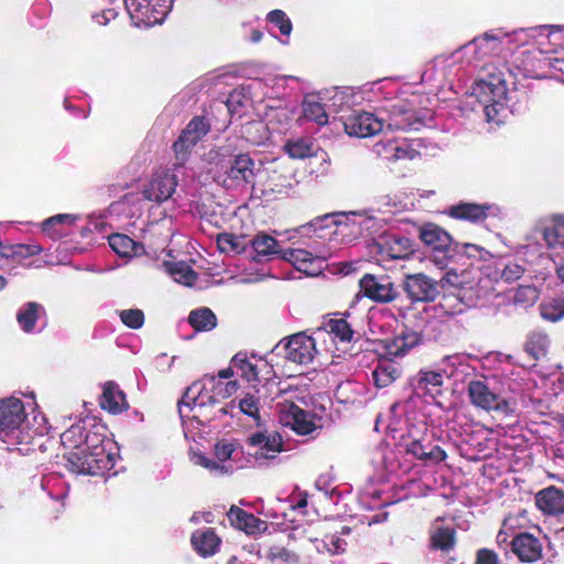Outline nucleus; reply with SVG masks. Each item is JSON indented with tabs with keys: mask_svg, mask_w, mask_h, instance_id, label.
<instances>
[{
	"mask_svg": "<svg viewBox=\"0 0 564 564\" xmlns=\"http://www.w3.org/2000/svg\"><path fill=\"white\" fill-rule=\"evenodd\" d=\"M237 389V381L224 382L215 376L205 375L185 390L178 402L181 419L203 426L227 415L229 404L224 401Z\"/></svg>",
	"mask_w": 564,
	"mask_h": 564,
	"instance_id": "1",
	"label": "nucleus"
},
{
	"mask_svg": "<svg viewBox=\"0 0 564 564\" xmlns=\"http://www.w3.org/2000/svg\"><path fill=\"white\" fill-rule=\"evenodd\" d=\"M67 458L74 471L87 475L104 474L115 466V455L107 445L105 435L89 431L85 433L82 424H74L61 435Z\"/></svg>",
	"mask_w": 564,
	"mask_h": 564,
	"instance_id": "2",
	"label": "nucleus"
},
{
	"mask_svg": "<svg viewBox=\"0 0 564 564\" xmlns=\"http://www.w3.org/2000/svg\"><path fill=\"white\" fill-rule=\"evenodd\" d=\"M45 427L29 429L25 406L15 397L0 399V440L8 445L9 451L21 455H30L36 448H42V437Z\"/></svg>",
	"mask_w": 564,
	"mask_h": 564,
	"instance_id": "3",
	"label": "nucleus"
},
{
	"mask_svg": "<svg viewBox=\"0 0 564 564\" xmlns=\"http://www.w3.org/2000/svg\"><path fill=\"white\" fill-rule=\"evenodd\" d=\"M420 238L425 246L432 249V261L438 268L448 267V260L459 253V246L453 243L449 234L434 224L424 225L420 229Z\"/></svg>",
	"mask_w": 564,
	"mask_h": 564,
	"instance_id": "4",
	"label": "nucleus"
},
{
	"mask_svg": "<svg viewBox=\"0 0 564 564\" xmlns=\"http://www.w3.org/2000/svg\"><path fill=\"white\" fill-rule=\"evenodd\" d=\"M506 85L498 80L497 83L480 80L471 87V95L475 96L480 105L488 121L496 120L497 115L502 109V101L506 98Z\"/></svg>",
	"mask_w": 564,
	"mask_h": 564,
	"instance_id": "5",
	"label": "nucleus"
},
{
	"mask_svg": "<svg viewBox=\"0 0 564 564\" xmlns=\"http://www.w3.org/2000/svg\"><path fill=\"white\" fill-rule=\"evenodd\" d=\"M467 392L471 404L476 408L498 411L506 415L513 412L511 402L495 393L486 380H471L468 383Z\"/></svg>",
	"mask_w": 564,
	"mask_h": 564,
	"instance_id": "6",
	"label": "nucleus"
},
{
	"mask_svg": "<svg viewBox=\"0 0 564 564\" xmlns=\"http://www.w3.org/2000/svg\"><path fill=\"white\" fill-rule=\"evenodd\" d=\"M279 405L281 423L290 426L300 435H308L322 426L321 419L302 410L292 402L279 403Z\"/></svg>",
	"mask_w": 564,
	"mask_h": 564,
	"instance_id": "7",
	"label": "nucleus"
},
{
	"mask_svg": "<svg viewBox=\"0 0 564 564\" xmlns=\"http://www.w3.org/2000/svg\"><path fill=\"white\" fill-rule=\"evenodd\" d=\"M123 2L132 19L151 25L163 20L171 8L172 0H123Z\"/></svg>",
	"mask_w": 564,
	"mask_h": 564,
	"instance_id": "8",
	"label": "nucleus"
},
{
	"mask_svg": "<svg viewBox=\"0 0 564 564\" xmlns=\"http://www.w3.org/2000/svg\"><path fill=\"white\" fill-rule=\"evenodd\" d=\"M330 257L328 251H307L305 249H285L281 258L290 262L297 271L307 275H317L324 262Z\"/></svg>",
	"mask_w": 564,
	"mask_h": 564,
	"instance_id": "9",
	"label": "nucleus"
},
{
	"mask_svg": "<svg viewBox=\"0 0 564 564\" xmlns=\"http://www.w3.org/2000/svg\"><path fill=\"white\" fill-rule=\"evenodd\" d=\"M285 358L297 365H310L316 354L315 339L305 333H297L290 336L284 344Z\"/></svg>",
	"mask_w": 564,
	"mask_h": 564,
	"instance_id": "10",
	"label": "nucleus"
},
{
	"mask_svg": "<svg viewBox=\"0 0 564 564\" xmlns=\"http://www.w3.org/2000/svg\"><path fill=\"white\" fill-rule=\"evenodd\" d=\"M383 120L384 129L391 132L417 130L422 126L414 109L403 101L392 105Z\"/></svg>",
	"mask_w": 564,
	"mask_h": 564,
	"instance_id": "11",
	"label": "nucleus"
},
{
	"mask_svg": "<svg viewBox=\"0 0 564 564\" xmlns=\"http://www.w3.org/2000/svg\"><path fill=\"white\" fill-rule=\"evenodd\" d=\"M438 282L424 273L408 274L403 289L414 302H433L438 294Z\"/></svg>",
	"mask_w": 564,
	"mask_h": 564,
	"instance_id": "12",
	"label": "nucleus"
},
{
	"mask_svg": "<svg viewBox=\"0 0 564 564\" xmlns=\"http://www.w3.org/2000/svg\"><path fill=\"white\" fill-rule=\"evenodd\" d=\"M344 128L347 134L367 138L384 131V120L370 112H358L346 118Z\"/></svg>",
	"mask_w": 564,
	"mask_h": 564,
	"instance_id": "13",
	"label": "nucleus"
},
{
	"mask_svg": "<svg viewBox=\"0 0 564 564\" xmlns=\"http://www.w3.org/2000/svg\"><path fill=\"white\" fill-rule=\"evenodd\" d=\"M359 286L367 297L378 303H390L399 294L388 276L365 274L359 281Z\"/></svg>",
	"mask_w": 564,
	"mask_h": 564,
	"instance_id": "14",
	"label": "nucleus"
},
{
	"mask_svg": "<svg viewBox=\"0 0 564 564\" xmlns=\"http://www.w3.org/2000/svg\"><path fill=\"white\" fill-rule=\"evenodd\" d=\"M254 162L247 154L236 155L226 171L225 185L230 187H240L253 184Z\"/></svg>",
	"mask_w": 564,
	"mask_h": 564,
	"instance_id": "15",
	"label": "nucleus"
},
{
	"mask_svg": "<svg viewBox=\"0 0 564 564\" xmlns=\"http://www.w3.org/2000/svg\"><path fill=\"white\" fill-rule=\"evenodd\" d=\"M373 250L380 257L381 261L405 259L412 252L411 240L406 237L394 235H384L373 245Z\"/></svg>",
	"mask_w": 564,
	"mask_h": 564,
	"instance_id": "16",
	"label": "nucleus"
},
{
	"mask_svg": "<svg viewBox=\"0 0 564 564\" xmlns=\"http://www.w3.org/2000/svg\"><path fill=\"white\" fill-rule=\"evenodd\" d=\"M209 126L204 118L195 117L174 142L173 149L178 160H184L189 150L208 132Z\"/></svg>",
	"mask_w": 564,
	"mask_h": 564,
	"instance_id": "17",
	"label": "nucleus"
},
{
	"mask_svg": "<svg viewBox=\"0 0 564 564\" xmlns=\"http://www.w3.org/2000/svg\"><path fill=\"white\" fill-rule=\"evenodd\" d=\"M248 443L253 448L250 455L257 462L273 459L282 451V440L278 433L258 432L248 437Z\"/></svg>",
	"mask_w": 564,
	"mask_h": 564,
	"instance_id": "18",
	"label": "nucleus"
},
{
	"mask_svg": "<svg viewBox=\"0 0 564 564\" xmlns=\"http://www.w3.org/2000/svg\"><path fill=\"white\" fill-rule=\"evenodd\" d=\"M177 184L176 173L164 172L156 174L143 189V196L148 200L164 202L172 196Z\"/></svg>",
	"mask_w": 564,
	"mask_h": 564,
	"instance_id": "19",
	"label": "nucleus"
},
{
	"mask_svg": "<svg viewBox=\"0 0 564 564\" xmlns=\"http://www.w3.org/2000/svg\"><path fill=\"white\" fill-rule=\"evenodd\" d=\"M441 269L446 270L438 282L442 288L473 289L477 282V271L470 265L457 268L454 259L448 260V267Z\"/></svg>",
	"mask_w": 564,
	"mask_h": 564,
	"instance_id": "20",
	"label": "nucleus"
},
{
	"mask_svg": "<svg viewBox=\"0 0 564 564\" xmlns=\"http://www.w3.org/2000/svg\"><path fill=\"white\" fill-rule=\"evenodd\" d=\"M511 549L521 562L532 563L542 557V544L531 533L517 534L511 541Z\"/></svg>",
	"mask_w": 564,
	"mask_h": 564,
	"instance_id": "21",
	"label": "nucleus"
},
{
	"mask_svg": "<svg viewBox=\"0 0 564 564\" xmlns=\"http://www.w3.org/2000/svg\"><path fill=\"white\" fill-rule=\"evenodd\" d=\"M535 505L544 514H564V491L550 486L535 495Z\"/></svg>",
	"mask_w": 564,
	"mask_h": 564,
	"instance_id": "22",
	"label": "nucleus"
},
{
	"mask_svg": "<svg viewBox=\"0 0 564 564\" xmlns=\"http://www.w3.org/2000/svg\"><path fill=\"white\" fill-rule=\"evenodd\" d=\"M443 383V375L440 370L422 369L412 378L414 390L433 399L442 393Z\"/></svg>",
	"mask_w": 564,
	"mask_h": 564,
	"instance_id": "23",
	"label": "nucleus"
},
{
	"mask_svg": "<svg viewBox=\"0 0 564 564\" xmlns=\"http://www.w3.org/2000/svg\"><path fill=\"white\" fill-rule=\"evenodd\" d=\"M230 523L247 534H256L267 530V522L238 507H231L227 513Z\"/></svg>",
	"mask_w": 564,
	"mask_h": 564,
	"instance_id": "24",
	"label": "nucleus"
},
{
	"mask_svg": "<svg viewBox=\"0 0 564 564\" xmlns=\"http://www.w3.org/2000/svg\"><path fill=\"white\" fill-rule=\"evenodd\" d=\"M405 452L426 463H440L446 458V453L438 445L422 440H411L404 445Z\"/></svg>",
	"mask_w": 564,
	"mask_h": 564,
	"instance_id": "25",
	"label": "nucleus"
},
{
	"mask_svg": "<svg viewBox=\"0 0 564 564\" xmlns=\"http://www.w3.org/2000/svg\"><path fill=\"white\" fill-rule=\"evenodd\" d=\"M540 231L547 248H564V217L553 216L541 221Z\"/></svg>",
	"mask_w": 564,
	"mask_h": 564,
	"instance_id": "26",
	"label": "nucleus"
},
{
	"mask_svg": "<svg viewBox=\"0 0 564 564\" xmlns=\"http://www.w3.org/2000/svg\"><path fill=\"white\" fill-rule=\"evenodd\" d=\"M502 37L494 33H485L480 37L474 39L467 50H474L475 59L479 61L487 56L498 55L501 51Z\"/></svg>",
	"mask_w": 564,
	"mask_h": 564,
	"instance_id": "27",
	"label": "nucleus"
},
{
	"mask_svg": "<svg viewBox=\"0 0 564 564\" xmlns=\"http://www.w3.org/2000/svg\"><path fill=\"white\" fill-rule=\"evenodd\" d=\"M100 405L104 410L113 414L121 413L128 408L124 393L111 381L104 386Z\"/></svg>",
	"mask_w": 564,
	"mask_h": 564,
	"instance_id": "28",
	"label": "nucleus"
},
{
	"mask_svg": "<svg viewBox=\"0 0 564 564\" xmlns=\"http://www.w3.org/2000/svg\"><path fill=\"white\" fill-rule=\"evenodd\" d=\"M194 550L202 556L214 555L220 544V539L212 529L196 530L191 538Z\"/></svg>",
	"mask_w": 564,
	"mask_h": 564,
	"instance_id": "29",
	"label": "nucleus"
},
{
	"mask_svg": "<svg viewBox=\"0 0 564 564\" xmlns=\"http://www.w3.org/2000/svg\"><path fill=\"white\" fill-rule=\"evenodd\" d=\"M420 341L416 333L403 334L383 340L386 354L390 357H403Z\"/></svg>",
	"mask_w": 564,
	"mask_h": 564,
	"instance_id": "30",
	"label": "nucleus"
},
{
	"mask_svg": "<svg viewBox=\"0 0 564 564\" xmlns=\"http://www.w3.org/2000/svg\"><path fill=\"white\" fill-rule=\"evenodd\" d=\"M43 315H45V310L41 304L36 302H28L18 310L17 322L23 332L32 333L36 322Z\"/></svg>",
	"mask_w": 564,
	"mask_h": 564,
	"instance_id": "31",
	"label": "nucleus"
},
{
	"mask_svg": "<svg viewBox=\"0 0 564 564\" xmlns=\"http://www.w3.org/2000/svg\"><path fill=\"white\" fill-rule=\"evenodd\" d=\"M109 246L120 257H133L141 254L144 249L143 246L137 243L129 236L122 234L110 235Z\"/></svg>",
	"mask_w": 564,
	"mask_h": 564,
	"instance_id": "32",
	"label": "nucleus"
},
{
	"mask_svg": "<svg viewBox=\"0 0 564 564\" xmlns=\"http://www.w3.org/2000/svg\"><path fill=\"white\" fill-rule=\"evenodd\" d=\"M401 375L400 367L391 360H383L372 371V379L378 388H384L397 380Z\"/></svg>",
	"mask_w": 564,
	"mask_h": 564,
	"instance_id": "33",
	"label": "nucleus"
},
{
	"mask_svg": "<svg viewBox=\"0 0 564 564\" xmlns=\"http://www.w3.org/2000/svg\"><path fill=\"white\" fill-rule=\"evenodd\" d=\"M550 338L546 333L541 330L531 332L525 340L524 350L533 359L538 360L547 354Z\"/></svg>",
	"mask_w": 564,
	"mask_h": 564,
	"instance_id": "34",
	"label": "nucleus"
},
{
	"mask_svg": "<svg viewBox=\"0 0 564 564\" xmlns=\"http://www.w3.org/2000/svg\"><path fill=\"white\" fill-rule=\"evenodd\" d=\"M251 245L258 261H261L264 257L281 256L283 251L280 250L279 242L268 234H258L251 240Z\"/></svg>",
	"mask_w": 564,
	"mask_h": 564,
	"instance_id": "35",
	"label": "nucleus"
},
{
	"mask_svg": "<svg viewBox=\"0 0 564 564\" xmlns=\"http://www.w3.org/2000/svg\"><path fill=\"white\" fill-rule=\"evenodd\" d=\"M488 206L471 203H462L453 206L451 215L455 218L480 221L487 217Z\"/></svg>",
	"mask_w": 564,
	"mask_h": 564,
	"instance_id": "36",
	"label": "nucleus"
},
{
	"mask_svg": "<svg viewBox=\"0 0 564 564\" xmlns=\"http://www.w3.org/2000/svg\"><path fill=\"white\" fill-rule=\"evenodd\" d=\"M539 310L543 319L552 323L560 322L564 318V299L551 297L544 300L540 304Z\"/></svg>",
	"mask_w": 564,
	"mask_h": 564,
	"instance_id": "37",
	"label": "nucleus"
},
{
	"mask_svg": "<svg viewBox=\"0 0 564 564\" xmlns=\"http://www.w3.org/2000/svg\"><path fill=\"white\" fill-rule=\"evenodd\" d=\"M188 323L199 332L213 329L217 324L216 315L207 307L193 311L188 316Z\"/></svg>",
	"mask_w": 564,
	"mask_h": 564,
	"instance_id": "38",
	"label": "nucleus"
},
{
	"mask_svg": "<svg viewBox=\"0 0 564 564\" xmlns=\"http://www.w3.org/2000/svg\"><path fill=\"white\" fill-rule=\"evenodd\" d=\"M303 115L306 119L324 126L328 122V115L318 98L311 97L303 102Z\"/></svg>",
	"mask_w": 564,
	"mask_h": 564,
	"instance_id": "39",
	"label": "nucleus"
},
{
	"mask_svg": "<svg viewBox=\"0 0 564 564\" xmlns=\"http://www.w3.org/2000/svg\"><path fill=\"white\" fill-rule=\"evenodd\" d=\"M217 247L221 252L240 253L246 249L247 241L241 236H235L229 232H223L217 236Z\"/></svg>",
	"mask_w": 564,
	"mask_h": 564,
	"instance_id": "40",
	"label": "nucleus"
},
{
	"mask_svg": "<svg viewBox=\"0 0 564 564\" xmlns=\"http://www.w3.org/2000/svg\"><path fill=\"white\" fill-rule=\"evenodd\" d=\"M454 530L449 528H438L431 536L433 547L448 551L455 544Z\"/></svg>",
	"mask_w": 564,
	"mask_h": 564,
	"instance_id": "41",
	"label": "nucleus"
},
{
	"mask_svg": "<svg viewBox=\"0 0 564 564\" xmlns=\"http://www.w3.org/2000/svg\"><path fill=\"white\" fill-rule=\"evenodd\" d=\"M285 151L292 159H305L313 154V143L308 140L297 139L285 144Z\"/></svg>",
	"mask_w": 564,
	"mask_h": 564,
	"instance_id": "42",
	"label": "nucleus"
},
{
	"mask_svg": "<svg viewBox=\"0 0 564 564\" xmlns=\"http://www.w3.org/2000/svg\"><path fill=\"white\" fill-rule=\"evenodd\" d=\"M328 329L329 333L333 334L336 338H338L341 341H350L354 336V330L350 326V324L344 319H330L328 322Z\"/></svg>",
	"mask_w": 564,
	"mask_h": 564,
	"instance_id": "43",
	"label": "nucleus"
},
{
	"mask_svg": "<svg viewBox=\"0 0 564 564\" xmlns=\"http://www.w3.org/2000/svg\"><path fill=\"white\" fill-rule=\"evenodd\" d=\"M231 365L234 368H237V370L240 371V376L243 377L247 381H253L257 379L258 373L256 366L251 364L245 355L237 354L231 359Z\"/></svg>",
	"mask_w": 564,
	"mask_h": 564,
	"instance_id": "44",
	"label": "nucleus"
},
{
	"mask_svg": "<svg viewBox=\"0 0 564 564\" xmlns=\"http://www.w3.org/2000/svg\"><path fill=\"white\" fill-rule=\"evenodd\" d=\"M466 361V356L462 354L446 355L438 362V370L442 375L452 377L457 367L463 366Z\"/></svg>",
	"mask_w": 564,
	"mask_h": 564,
	"instance_id": "45",
	"label": "nucleus"
},
{
	"mask_svg": "<svg viewBox=\"0 0 564 564\" xmlns=\"http://www.w3.org/2000/svg\"><path fill=\"white\" fill-rule=\"evenodd\" d=\"M267 558L272 562L279 561L286 564H295L299 562L296 553L282 546H271L267 552Z\"/></svg>",
	"mask_w": 564,
	"mask_h": 564,
	"instance_id": "46",
	"label": "nucleus"
},
{
	"mask_svg": "<svg viewBox=\"0 0 564 564\" xmlns=\"http://www.w3.org/2000/svg\"><path fill=\"white\" fill-rule=\"evenodd\" d=\"M259 408H260V397H257L252 393H247L239 401V409L242 413L253 417L257 422L259 421Z\"/></svg>",
	"mask_w": 564,
	"mask_h": 564,
	"instance_id": "47",
	"label": "nucleus"
},
{
	"mask_svg": "<svg viewBox=\"0 0 564 564\" xmlns=\"http://www.w3.org/2000/svg\"><path fill=\"white\" fill-rule=\"evenodd\" d=\"M191 460L194 465L202 466L212 473L225 474L229 471V468L221 465L217 460L210 459L200 453H194L191 456Z\"/></svg>",
	"mask_w": 564,
	"mask_h": 564,
	"instance_id": "48",
	"label": "nucleus"
},
{
	"mask_svg": "<svg viewBox=\"0 0 564 564\" xmlns=\"http://www.w3.org/2000/svg\"><path fill=\"white\" fill-rule=\"evenodd\" d=\"M120 319L127 327L138 329L144 323V314L139 308L123 310L120 312Z\"/></svg>",
	"mask_w": 564,
	"mask_h": 564,
	"instance_id": "49",
	"label": "nucleus"
},
{
	"mask_svg": "<svg viewBox=\"0 0 564 564\" xmlns=\"http://www.w3.org/2000/svg\"><path fill=\"white\" fill-rule=\"evenodd\" d=\"M238 451V445L234 442L220 441L215 444V456L217 462L224 465V463L228 459H231L236 452Z\"/></svg>",
	"mask_w": 564,
	"mask_h": 564,
	"instance_id": "50",
	"label": "nucleus"
},
{
	"mask_svg": "<svg viewBox=\"0 0 564 564\" xmlns=\"http://www.w3.org/2000/svg\"><path fill=\"white\" fill-rule=\"evenodd\" d=\"M171 274L176 282L185 285H192L196 280L195 272L188 265L183 263L175 264L171 269Z\"/></svg>",
	"mask_w": 564,
	"mask_h": 564,
	"instance_id": "51",
	"label": "nucleus"
},
{
	"mask_svg": "<svg viewBox=\"0 0 564 564\" xmlns=\"http://www.w3.org/2000/svg\"><path fill=\"white\" fill-rule=\"evenodd\" d=\"M268 20L275 24L283 35L289 36L292 31V23L282 10H273L268 14Z\"/></svg>",
	"mask_w": 564,
	"mask_h": 564,
	"instance_id": "52",
	"label": "nucleus"
},
{
	"mask_svg": "<svg viewBox=\"0 0 564 564\" xmlns=\"http://www.w3.org/2000/svg\"><path fill=\"white\" fill-rule=\"evenodd\" d=\"M524 269L516 262H509L501 271V278L507 282H514L522 276Z\"/></svg>",
	"mask_w": 564,
	"mask_h": 564,
	"instance_id": "53",
	"label": "nucleus"
},
{
	"mask_svg": "<svg viewBox=\"0 0 564 564\" xmlns=\"http://www.w3.org/2000/svg\"><path fill=\"white\" fill-rule=\"evenodd\" d=\"M539 297V292L534 286H520L516 293V301H527L534 303Z\"/></svg>",
	"mask_w": 564,
	"mask_h": 564,
	"instance_id": "54",
	"label": "nucleus"
},
{
	"mask_svg": "<svg viewBox=\"0 0 564 564\" xmlns=\"http://www.w3.org/2000/svg\"><path fill=\"white\" fill-rule=\"evenodd\" d=\"M475 564H499L498 555L488 549H481L477 552Z\"/></svg>",
	"mask_w": 564,
	"mask_h": 564,
	"instance_id": "55",
	"label": "nucleus"
},
{
	"mask_svg": "<svg viewBox=\"0 0 564 564\" xmlns=\"http://www.w3.org/2000/svg\"><path fill=\"white\" fill-rule=\"evenodd\" d=\"M117 17V11L115 9H106L100 13L94 15L96 22L100 25L107 24L109 21L113 20Z\"/></svg>",
	"mask_w": 564,
	"mask_h": 564,
	"instance_id": "56",
	"label": "nucleus"
},
{
	"mask_svg": "<svg viewBox=\"0 0 564 564\" xmlns=\"http://www.w3.org/2000/svg\"><path fill=\"white\" fill-rule=\"evenodd\" d=\"M75 220V217L69 214H59L56 216H53L44 221V229H46L48 226L54 224H61V223H73Z\"/></svg>",
	"mask_w": 564,
	"mask_h": 564,
	"instance_id": "57",
	"label": "nucleus"
},
{
	"mask_svg": "<svg viewBox=\"0 0 564 564\" xmlns=\"http://www.w3.org/2000/svg\"><path fill=\"white\" fill-rule=\"evenodd\" d=\"M513 518L512 517H508L505 521H503V529L499 531L498 535H497V541L499 544L501 543H506L507 542V539H508V534L506 532L507 529H511L513 527Z\"/></svg>",
	"mask_w": 564,
	"mask_h": 564,
	"instance_id": "58",
	"label": "nucleus"
},
{
	"mask_svg": "<svg viewBox=\"0 0 564 564\" xmlns=\"http://www.w3.org/2000/svg\"><path fill=\"white\" fill-rule=\"evenodd\" d=\"M462 248L464 249V253H466L469 257L474 256L473 251H477L478 252L480 250V248L478 246L473 245V243H464L462 246Z\"/></svg>",
	"mask_w": 564,
	"mask_h": 564,
	"instance_id": "59",
	"label": "nucleus"
},
{
	"mask_svg": "<svg viewBox=\"0 0 564 564\" xmlns=\"http://www.w3.org/2000/svg\"><path fill=\"white\" fill-rule=\"evenodd\" d=\"M556 276L564 282V258L556 264Z\"/></svg>",
	"mask_w": 564,
	"mask_h": 564,
	"instance_id": "60",
	"label": "nucleus"
},
{
	"mask_svg": "<svg viewBox=\"0 0 564 564\" xmlns=\"http://www.w3.org/2000/svg\"><path fill=\"white\" fill-rule=\"evenodd\" d=\"M452 302H457V304L460 306V302L457 299L452 297V296H444L441 305L444 308H449V307H452Z\"/></svg>",
	"mask_w": 564,
	"mask_h": 564,
	"instance_id": "61",
	"label": "nucleus"
},
{
	"mask_svg": "<svg viewBox=\"0 0 564 564\" xmlns=\"http://www.w3.org/2000/svg\"><path fill=\"white\" fill-rule=\"evenodd\" d=\"M232 368H234V367L231 366V367H229V368H227V369H223V370H220V371L218 372V378H219L218 380H220V379H228V378L232 377V376H234V370H232Z\"/></svg>",
	"mask_w": 564,
	"mask_h": 564,
	"instance_id": "62",
	"label": "nucleus"
},
{
	"mask_svg": "<svg viewBox=\"0 0 564 564\" xmlns=\"http://www.w3.org/2000/svg\"><path fill=\"white\" fill-rule=\"evenodd\" d=\"M324 221H325L326 224H325V225H321V226H319L321 228H323V227L328 228L330 223H332V224H336V221H335V220H333V218H332L329 215H326V216H324L321 220H318V221H316L315 224H313V226H315V227H316L319 223H324Z\"/></svg>",
	"mask_w": 564,
	"mask_h": 564,
	"instance_id": "63",
	"label": "nucleus"
},
{
	"mask_svg": "<svg viewBox=\"0 0 564 564\" xmlns=\"http://www.w3.org/2000/svg\"><path fill=\"white\" fill-rule=\"evenodd\" d=\"M340 265H341V268H340L339 272L345 275H347L351 271H354V268H352L354 263H351V262H341Z\"/></svg>",
	"mask_w": 564,
	"mask_h": 564,
	"instance_id": "64",
	"label": "nucleus"
}]
</instances>
